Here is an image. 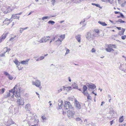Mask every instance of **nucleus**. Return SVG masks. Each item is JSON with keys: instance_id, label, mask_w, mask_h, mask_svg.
I'll return each instance as SVG.
<instances>
[{"instance_id": "1", "label": "nucleus", "mask_w": 126, "mask_h": 126, "mask_svg": "<svg viewBox=\"0 0 126 126\" xmlns=\"http://www.w3.org/2000/svg\"><path fill=\"white\" fill-rule=\"evenodd\" d=\"M32 84L33 85H35L37 87H39L41 86V82L40 80L36 79L35 80L32 81Z\"/></svg>"}, {"instance_id": "2", "label": "nucleus", "mask_w": 126, "mask_h": 126, "mask_svg": "<svg viewBox=\"0 0 126 126\" xmlns=\"http://www.w3.org/2000/svg\"><path fill=\"white\" fill-rule=\"evenodd\" d=\"M65 110H68L72 108V106L71 103L69 102L65 101L64 105Z\"/></svg>"}, {"instance_id": "3", "label": "nucleus", "mask_w": 126, "mask_h": 126, "mask_svg": "<svg viewBox=\"0 0 126 126\" xmlns=\"http://www.w3.org/2000/svg\"><path fill=\"white\" fill-rule=\"evenodd\" d=\"M86 85L88 88V90H89L90 89H91L92 90L96 88V86L93 83H86Z\"/></svg>"}, {"instance_id": "4", "label": "nucleus", "mask_w": 126, "mask_h": 126, "mask_svg": "<svg viewBox=\"0 0 126 126\" xmlns=\"http://www.w3.org/2000/svg\"><path fill=\"white\" fill-rule=\"evenodd\" d=\"M23 99L21 97L18 99L17 101L18 105H23L24 104Z\"/></svg>"}, {"instance_id": "5", "label": "nucleus", "mask_w": 126, "mask_h": 126, "mask_svg": "<svg viewBox=\"0 0 126 126\" xmlns=\"http://www.w3.org/2000/svg\"><path fill=\"white\" fill-rule=\"evenodd\" d=\"M74 115V113L72 111L70 110H68L67 111V115L68 117L70 118L71 117H73Z\"/></svg>"}, {"instance_id": "6", "label": "nucleus", "mask_w": 126, "mask_h": 126, "mask_svg": "<svg viewBox=\"0 0 126 126\" xmlns=\"http://www.w3.org/2000/svg\"><path fill=\"white\" fill-rule=\"evenodd\" d=\"M11 19H8L7 18H6L4 21L3 23L5 24L8 25L10 23Z\"/></svg>"}, {"instance_id": "7", "label": "nucleus", "mask_w": 126, "mask_h": 126, "mask_svg": "<svg viewBox=\"0 0 126 126\" xmlns=\"http://www.w3.org/2000/svg\"><path fill=\"white\" fill-rule=\"evenodd\" d=\"M75 104H76V109L77 110H79L80 109L81 107L80 104L76 100H75Z\"/></svg>"}, {"instance_id": "8", "label": "nucleus", "mask_w": 126, "mask_h": 126, "mask_svg": "<svg viewBox=\"0 0 126 126\" xmlns=\"http://www.w3.org/2000/svg\"><path fill=\"white\" fill-rule=\"evenodd\" d=\"M7 33L3 34L0 37V43L2 42L3 40L6 37Z\"/></svg>"}, {"instance_id": "9", "label": "nucleus", "mask_w": 126, "mask_h": 126, "mask_svg": "<svg viewBox=\"0 0 126 126\" xmlns=\"http://www.w3.org/2000/svg\"><path fill=\"white\" fill-rule=\"evenodd\" d=\"M93 35H92V34L89 32H88L87 33L86 35V37L87 38L90 39L92 38Z\"/></svg>"}, {"instance_id": "10", "label": "nucleus", "mask_w": 126, "mask_h": 126, "mask_svg": "<svg viewBox=\"0 0 126 126\" xmlns=\"http://www.w3.org/2000/svg\"><path fill=\"white\" fill-rule=\"evenodd\" d=\"M80 35L78 34L75 36L76 38L79 43H80Z\"/></svg>"}, {"instance_id": "11", "label": "nucleus", "mask_w": 126, "mask_h": 126, "mask_svg": "<svg viewBox=\"0 0 126 126\" xmlns=\"http://www.w3.org/2000/svg\"><path fill=\"white\" fill-rule=\"evenodd\" d=\"M30 104H27L26 105L25 107V109L28 111H30Z\"/></svg>"}, {"instance_id": "12", "label": "nucleus", "mask_w": 126, "mask_h": 126, "mask_svg": "<svg viewBox=\"0 0 126 126\" xmlns=\"http://www.w3.org/2000/svg\"><path fill=\"white\" fill-rule=\"evenodd\" d=\"M30 60V59L26 60L25 61H23L21 62L20 63L22 64H27L28 62Z\"/></svg>"}, {"instance_id": "13", "label": "nucleus", "mask_w": 126, "mask_h": 126, "mask_svg": "<svg viewBox=\"0 0 126 126\" xmlns=\"http://www.w3.org/2000/svg\"><path fill=\"white\" fill-rule=\"evenodd\" d=\"M12 11V10L10 9V7H8V8L7 9L6 11H5L3 13L5 14H7V13H8V11L9 12Z\"/></svg>"}, {"instance_id": "14", "label": "nucleus", "mask_w": 126, "mask_h": 126, "mask_svg": "<svg viewBox=\"0 0 126 126\" xmlns=\"http://www.w3.org/2000/svg\"><path fill=\"white\" fill-rule=\"evenodd\" d=\"M63 89L64 90H66L67 91H69L70 89H72L71 88V87H65L63 86Z\"/></svg>"}, {"instance_id": "15", "label": "nucleus", "mask_w": 126, "mask_h": 126, "mask_svg": "<svg viewBox=\"0 0 126 126\" xmlns=\"http://www.w3.org/2000/svg\"><path fill=\"white\" fill-rule=\"evenodd\" d=\"M9 93L11 94V95H12L11 96V97L12 98H14V93H15V92L13 90H12V89L10 90L9 91Z\"/></svg>"}, {"instance_id": "16", "label": "nucleus", "mask_w": 126, "mask_h": 126, "mask_svg": "<svg viewBox=\"0 0 126 126\" xmlns=\"http://www.w3.org/2000/svg\"><path fill=\"white\" fill-rule=\"evenodd\" d=\"M63 104V102L62 101H61L58 103V105L59 107V109H60L62 108V105Z\"/></svg>"}, {"instance_id": "17", "label": "nucleus", "mask_w": 126, "mask_h": 126, "mask_svg": "<svg viewBox=\"0 0 126 126\" xmlns=\"http://www.w3.org/2000/svg\"><path fill=\"white\" fill-rule=\"evenodd\" d=\"M87 86L86 84V85H84L83 86V91L82 92H85L86 91L87 89ZM82 92V91H81Z\"/></svg>"}, {"instance_id": "18", "label": "nucleus", "mask_w": 126, "mask_h": 126, "mask_svg": "<svg viewBox=\"0 0 126 126\" xmlns=\"http://www.w3.org/2000/svg\"><path fill=\"white\" fill-rule=\"evenodd\" d=\"M76 120L77 121L79 122L80 124H81L82 122V120L79 117L76 118Z\"/></svg>"}, {"instance_id": "19", "label": "nucleus", "mask_w": 126, "mask_h": 126, "mask_svg": "<svg viewBox=\"0 0 126 126\" xmlns=\"http://www.w3.org/2000/svg\"><path fill=\"white\" fill-rule=\"evenodd\" d=\"M98 23L103 26H106L107 25V24L104 22H102L101 21H99L98 22Z\"/></svg>"}, {"instance_id": "20", "label": "nucleus", "mask_w": 126, "mask_h": 126, "mask_svg": "<svg viewBox=\"0 0 126 126\" xmlns=\"http://www.w3.org/2000/svg\"><path fill=\"white\" fill-rule=\"evenodd\" d=\"M19 91H20V89H19V92H18V91H16V95H15V96L16 97V95L18 97H19L20 96V94H19Z\"/></svg>"}, {"instance_id": "21", "label": "nucleus", "mask_w": 126, "mask_h": 126, "mask_svg": "<svg viewBox=\"0 0 126 126\" xmlns=\"http://www.w3.org/2000/svg\"><path fill=\"white\" fill-rule=\"evenodd\" d=\"M14 63L16 64L17 65H19L20 64V63L18 61L17 59H15V60L14 61Z\"/></svg>"}, {"instance_id": "22", "label": "nucleus", "mask_w": 126, "mask_h": 126, "mask_svg": "<svg viewBox=\"0 0 126 126\" xmlns=\"http://www.w3.org/2000/svg\"><path fill=\"white\" fill-rule=\"evenodd\" d=\"M38 42H39L40 43H43L44 42V37H43L41 38L40 41H37Z\"/></svg>"}, {"instance_id": "23", "label": "nucleus", "mask_w": 126, "mask_h": 126, "mask_svg": "<svg viewBox=\"0 0 126 126\" xmlns=\"http://www.w3.org/2000/svg\"><path fill=\"white\" fill-rule=\"evenodd\" d=\"M123 116H121L119 119V122L121 123L122 122L124 119L123 118Z\"/></svg>"}, {"instance_id": "24", "label": "nucleus", "mask_w": 126, "mask_h": 126, "mask_svg": "<svg viewBox=\"0 0 126 126\" xmlns=\"http://www.w3.org/2000/svg\"><path fill=\"white\" fill-rule=\"evenodd\" d=\"M55 23V22L52 20H49L48 22V23L49 24H51L52 25H53Z\"/></svg>"}, {"instance_id": "25", "label": "nucleus", "mask_w": 126, "mask_h": 126, "mask_svg": "<svg viewBox=\"0 0 126 126\" xmlns=\"http://www.w3.org/2000/svg\"><path fill=\"white\" fill-rule=\"evenodd\" d=\"M92 4L93 5H95L97 7H98L100 8H102V7L100 6L98 4H97L94 3H92Z\"/></svg>"}, {"instance_id": "26", "label": "nucleus", "mask_w": 126, "mask_h": 126, "mask_svg": "<svg viewBox=\"0 0 126 126\" xmlns=\"http://www.w3.org/2000/svg\"><path fill=\"white\" fill-rule=\"evenodd\" d=\"M35 118V122L37 123H38L39 121L38 119L37 118V116H35L34 117Z\"/></svg>"}, {"instance_id": "27", "label": "nucleus", "mask_w": 126, "mask_h": 126, "mask_svg": "<svg viewBox=\"0 0 126 126\" xmlns=\"http://www.w3.org/2000/svg\"><path fill=\"white\" fill-rule=\"evenodd\" d=\"M11 95V94L10 93H8L7 95H5V98H7L10 96Z\"/></svg>"}, {"instance_id": "28", "label": "nucleus", "mask_w": 126, "mask_h": 126, "mask_svg": "<svg viewBox=\"0 0 126 126\" xmlns=\"http://www.w3.org/2000/svg\"><path fill=\"white\" fill-rule=\"evenodd\" d=\"M117 22H120L121 23H123L125 22V21L122 20L121 19H119L118 21H116Z\"/></svg>"}, {"instance_id": "29", "label": "nucleus", "mask_w": 126, "mask_h": 126, "mask_svg": "<svg viewBox=\"0 0 126 126\" xmlns=\"http://www.w3.org/2000/svg\"><path fill=\"white\" fill-rule=\"evenodd\" d=\"M4 48H6V51L4 52L5 53L6 52H9L11 50V49L10 48H8V47H5Z\"/></svg>"}, {"instance_id": "30", "label": "nucleus", "mask_w": 126, "mask_h": 126, "mask_svg": "<svg viewBox=\"0 0 126 126\" xmlns=\"http://www.w3.org/2000/svg\"><path fill=\"white\" fill-rule=\"evenodd\" d=\"M8 78L10 80H12L13 79V77L10 75V74L8 75Z\"/></svg>"}, {"instance_id": "31", "label": "nucleus", "mask_w": 126, "mask_h": 126, "mask_svg": "<svg viewBox=\"0 0 126 126\" xmlns=\"http://www.w3.org/2000/svg\"><path fill=\"white\" fill-rule=\"evenodd\" d=\"M17 86L16 85L13 88V89H12V90L13 91H14L15 92V91H16L15 90V89L16 88V89H17Z\"/></svg>"}, {"instance_id": "32", "label": "nucleus", "mask_w": 126, "mask_h": 126, "mask_svg": "<svg viewBox=\"0 0 126 126\" xmlns=\"http://www.w3.org/2000/svg\"><path fill=\"white\" fill-rule=\"evenodd\" d=\"M48 16H46L45 17H44L42 18V20H44L45 19H46L47 18H48Z\"/></svg>"}, {"instance_id": "33", "label": "nucleus", "mask_w": 126, "mask_h": 126, "mask_svg": "<svg viewBox=\"0 0 126 126\" xmlns=\"http://www.w3.org/2000/svg\"><path fill=\"white\" fill-rule=\"evenodd\" d=\"M5 53L4 52L3 53L1 54H0V56L1 57H4L5 56Z\"/></svg>"}, {"instance_id": "34", "label": "nucleus", "mask_w": 126, "mask_h": 126, "mask_svg": "<svg viewBox=\"0 0 126 126\" xmlns=\"http://www.w3.org/2000/svg\"><path fill=\"white\" fill-rule=\"evenodd\" d=\"M60 38H61L62 39H64L65 37V35H63L61 36H60Z\"/></svg>"}, {"instance_id": "35", "label": "nucleus", "mask_w": 126, "mask_h": 126, "mask_svg": "<svg viewBox=\"0 0 126 126\" xmlns=\"http://www.w3.org/2000/svg\"><path fill=\"white\" fill-rule=\"evenodd\" d=\"M4 74L6 76H8L10 74L8 73L6 71H4L3 72Z\"/></svg>"}, {"instance_id": "36", "label": "nucleus", "mask_w": 126, "mask_h": 126, "mask_svg": "<svg viewBox=\"0 0 126 126\" xmlns=\"http://www.w3.org/2000/svg\"><path fill=\"white\" fill-rule=\"evenodd\" d=\"M20 17V16H16L15 15V17H14V18H15L16 19H18V20L19 19V18Z\"/></svg>"}, {"instance_id": "37", "label": "nucleus", "mask_w": 126, "mask_h": 126, "mask_svg": "<svg viewBox=\"0 0 126 126\" xmlns=\"http://www.w3.org/2000/svg\"><path fill=\"white\" fill-rule=\"evenodd\" d=\"M82 92L86 96L88 95V93L87 92Z\"/></svg>"}, {"instance_id": "38", "label": "nucleus", "mask_w": 126, "mask_h": 126, "mask_svg": "<svg viewBox=\"0 0 126 126\" xmlns=\"http://www.w3.org/2000/svg\"><path fill=\"white\" fill-rule=\"evenodd\" d=\"M66 52L65 53V55H66V54H68V53L69 52V51H70V50L69 49H66Z\"/></svg>"}, {"instance_id": "39", "label": "nucleus", "mask_w": 126, "mask_h": 126, "mask_svg": "<svg viewBox=\"0 0 126 126\" xmlns=\"http://www.w3.org/2000/svg\"><path fill=\"white\" fill-rule=\"evenodd\" d=\"M105 50L109 52H111V49H109L108 48H106L105 49Z\"/></svg>"}, {"instance_id": "40", "label": "nucleus", "mask_w": 126, "mask_h": 126, "mask_svg": "<svg viewBox=\"0 0 126 126\" xmlns=\"http://www.w3.org/2000/svg\"><path fill=\"white\" fill-rule=\"evenodd\" d=\"M112 45L111 44H110L108 45V48L109 49H112Z\"/></svg>"}, {"instance_id": "41", "label": "nucleus", "mask_w": 126, "mask_h": 126, "mask_svg": "<svg viewBox=\"0 0 126 126\" xmlns=\"http://www.w3.org/2000/svg\"><path fill=\"white\" fill-rule=\"evenodd\" d=\"M44 56H41L40 57L39 59L40 60H41L44 59Z\"/></svg>"}, {"instance_id": "42", "label": "nucleus", "mask_w": 126, "mask_h": 126, "mask_svg": "<svg viewBox=\"0 0 126 126\" xmlns=\"http://www.w3.org/2000/svg\"><path fill=\"white\" fill-rule=\"evenodd\" d=\"M122 39L123 40L125 39L126 38V35H124V36H122L121 37Z\"/></svg>"}, {"instance_id": "43", "label": "nucleus", "mask_w": 126, "mask_h": 126, "mask_svg": "<svg viewBox=\"0 0 126 126\" xmlns=\"http://www.w3.org/2000/svg\"><path fill=\"white\" fill-rule=\"evenodd\" d=\"M87 98L88 99H90V100H91V96L89 95H87Z\"/></svg>"}, {"instance_id": "44", "label": "nucleus", "mask_w": 126, "mask_h": 126, "mask_svg": "<svg viewBox=\"0 0 126 126\" xmlns=\"http://www.w3.org/2000/svg\"><path fill=\"white\" fill-rule=\"evenodd\" d=\"M20 32L21 33L22 31L24 30L23 29V28H20Z\"/></svg>"}, {"instance_id": "45", "label": "nucleus", "mask_w": 126, "mask_h": 126, "mask_svg": "<svg viewBox=\"0 0 126 126\" xmlns=\"http://www.w3.org/2000/svg\"><path fill=\"white\" fill-rule=\"evenodd\" d=\"M63 90L62 88H61L60 89L58 90V93H59L61 92Z\"/></svg>"}, {"instance_id": "46", "label": "nucleus", "mask_w": 126, "mask_h": 126, "mask_svg": "<svg viewBox=\"0 0 126 126\" xmlns=\"http://www.w3.org/2000/svg\"><path fill=\"white\" fill-rule=\"evenodd\" d=\"M73 88H77V89H78L77 88L78 86H77V85L76 84L75 86L74 85H73Z\"/></svg>"}, {"instance_id": "47", "label": "nucleus", "mask_w": 126, "mask_h": 126, "mask_svg": "<svg viewBox=\"0 0 126 126\" xmlns=\"http://www.w3.org/2000/svg\"><path fill=\"white\" fill-rule=\"evenodd\" d=\"M120 16L122 17V18H124V15H123V14L121 13H120Z\"/></svg>"}, {"instance_id": "48", "label": "nucleus", "mask_w": 126, "mask_h": 126, "mask_svg": "<svg viewBox=\"0 0 126 126\" xmlns=\"http://www.w3.org/2000/svg\"><path fill=\"white\" fill-rule=\"evenodd\" d=\"M5 89L4 88H3L1 89L2 93H3L4 92Z\"/></svg>"}, {"instance_id": "49", "label": "nucleus", "mask_w": 126, "mask_h": 126, "mask_svg": "<svg viewBox=\"0 0 126 126\" xmlns=\"http://www.w3.org/2000/svg\"><path fill=\"white\" fill-rule=\"evenodd\" d=\"M55 37H53V39L51 40L50 42V43L52 42L53 41H54V40H55Z\"/></svg>"}, {"instance_id": "50", "label": "nucleus", "mask_w": 126, "mask_h": 126, "mask_svg": "<svg viewBox=\"0 0 126 126\" xmlns=\"http://www.w3.org/2000/svg\"><path fill=\"white\" fill-rule=\"evenodd\" d=\"M42 118L43 120H44L45 119L46 117L45 116H43L42 117Z\"/></svg>"}, {"instance_id": "51", "label": "nucleus", "mask_w": 126, "mask_h": 126, "mask_svg": "<svg viewBox=\"0 0 126 126\" xmlns=\"http://www.w3.org/2000/svg\"><path fill=\"white\" fill-rule=\"evenodd\" d=\"M44 41L45 42H46L47 41V39L45 36H44Z\"/></svg>"}, {"instance_id": "52", "label": "nucleus", "mask_w": 126, "mask_h": 126, "mask_svg": "<svg viewBox=\"0 0 126 126\" xmlns=\"http://www.w3.org/2000/svg\"><path fill=\"white\" fill-rule=\"evenodd\" d=\"M63 40H60V39L59 38L56 41V42H57L58 41H60L61 42Z\"/></svg>"}, {"instance_id": "53", "label": "nucleus", "mask_w": 126, "mask_h": 126, "mask_svg": "<svg viewBox=\"0 0 126 126\" xmlns=\"http://www.w3.org/2000/svg\"><path fill=\"white\" fill-rule=\"evenodd\" d=\"M92 52H95V50L94 49V48H93L92 50H91Z\"/></svg>"}, {"instance_id": "54", "label": "nucleus", "mask_w": 126, "mask_h": 126, "mask_svg": "<svg viewBox=\"0 0 126 126\" xmlns=\"http://www.w3.org/2000/svg\"><path fill=\"white\" fill-rule=\"evenodd\" d=\"M109 2L110 3H112L114 0H108Z\"/></svg>"}, {"instance_id": "55", "label": "nucleus", "mask_w": 126, "mask_h": 126, "mask_svg": "<svg viewBox=\"0 0 126 126\" xmlns=\"http://www.w3.org/2000/svg\"><path fill=\"white\" fill-rule=\"evenodd\" d=\"M94 31L97 33H98L99 32V31L98 30H94Z\"/></svg>"}, {"instance_id": "56", "label": "nucleus", "mask_w": 126, "mask_h": 126, "mask_svg": "<svg viewBox=\"0 0 126 126\" xmlns=\"http://www.w3.org/2000/svg\"><path fill=\"white\" fill-rule=\"evenodd\" d=\"M122 34H123L122 31H120L119 32V35H121Z\"/></svg>"}, {"instance_id": "57", "label": "nucleus", "mask_w": 126, "mask_h": 126, "mask_svg": "<svg viewBox=\"0 0 126 126\" xmlns=\"http://www.w3.org/2000/svg\"><path fill=\"white\" fill-rule=\"evenodd\" d=\"M37 41L34 42L33 43V44L34 45H35L36 44L37 42Z\"/></svg>"}, {"instance_id": "58", "label": "nucleus", "mask_w": 126, "mask_h": 126, "mask_svg": "<svg viewBox=\"0 0 126 126\" xmlns=\"http://www.w3.org/2000/svg\"><path fill=\"white\" fill-rule=\"evenodd\" d=\"M113 120H112V121H110V125H112L113 123Z\"/></svg>"}, {"instance_id": "59", "label": "nucleus", "mask_w": 126, "mask_h": 126, "mask_svg": "<svg viewBox=\"0 0 126 126\" xmlns=\"http://www.w3.org/2000/svg\"><path fill=\"white\" fill-rule=\"evenodd\" d=\"M111 45H112V46H113V48H116V46L115 45H113V44H112V45L111 44Z\"/></svg>"}, {"instance_id": "60", "label": "nucleus", "mask_w": 126, "mask_h": 126, "mask_svg": "<svg viewBox=\"0 0 126 126\" xmlns=\"http://www.w3.org/2000/svg\"><path fill=\"white\" fill-rule=\"evenodd\" d=\"M15 15H16V14L15 15H12L11 17V19L12 18H13V17H15Z\"/></svg>"}, {"instance_id": "61", "label": "nucleus", "mask_w": 126, "mask_h": 126, "mask_svg": "<svg viewBox=\"0 0 126 126\" xmlns=\"http://www.w3.org/2000/svg\"><path fill=\"white\" fill-rule=\"evenodd\" d=\"M54 16H49V17H48V18H51V17H54Z\"/></svg>"}, {"instance_id": "62", "label": "nucleus", "mask_w": 126, "mask_h": 126, "mask_svg": "<svg viewBox=\"0 0 126 126\" xmlns=\"http://www.w3.org/2000/svg\"><path fill=\"white\" fill-rule=\"evenodd\" d=\"M114 13L115 14H118L119 13H120V12H117V11H115Z\"/></svg>"}, {"instance_id": "63", "label": "nucleus", "mask_w": 126, "mask_h": 126, "mask_svg": "<svg viewBox=\"0 0 126 126\" xmlns=\"http://www.w3.org/2000/svg\"><path fill=\"white\" fill-rule=\"evenodd\" d=\"M116 28L118 30H121V28L120 27H116Z\"/></svg>"}, {"instance_id": "64", "label": "nucleus", "mask_w": 126, "mask_h": 126, "mask_svg": "<svg viewBox=\"0 0 126 126\" xmlns=\"http://www.w3.org/2000/svg\"><path fill=\"white\" fill-rule=\"evenodd\" d=\"M69 79V81L70 82H71V79L70 77H68V78Z\"/></svg>"}]
</instances>
